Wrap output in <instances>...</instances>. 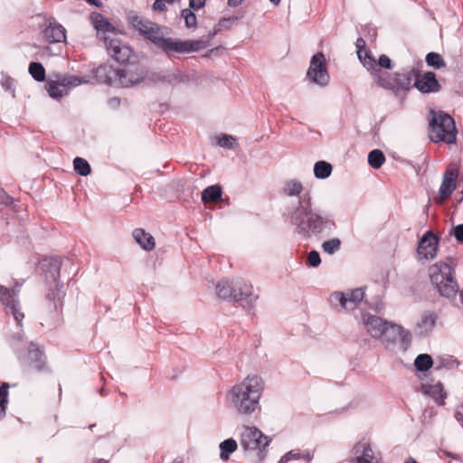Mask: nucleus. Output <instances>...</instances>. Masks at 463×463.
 Wrapping results in <instances>:
<instances>
[{
  "mask_svg": "<svg viewBox=\"0 0 463 463\" xmlns=\"http://www.w3.org/2000/svg\"><path fill=\"white\" fill-rule=\"evenodd\" d=\"M282 193L287 197L296 198L287 207L286 214L299 236L304 239L318 237L335 226L331 215L313 210L311 192L304 187L301 181L287 180L283 184Z\"/></svg>",
  "mask_w": 463,
  "mask_h": 463,
  "instance_id": "obj_1",
  "label": "nucleus"
},
{
  "mask_svg": "<svg viewBox=\"0 0 463 463\" xmlns=\"http://www.w3.org/2000/svg\"><path fill=\"white\" fill-rule=\"evenodd\" d=\"M264 383L258 375H249L226 393L230 407L241 415H250L260 405Z\"/></svg>",
  "mask_w": 463,
  "mask_h": 463,
  "instance_id": "obj_2",
  "label": "nucleus"
},
{
  "mask_svg": "<svg viewBox=\"0 0 463 463\" xmlns=\"http://www.w3.org/2000/svg\"><path fill=\"white\" fill-rule=\"evenodd\" d=\"M129 23L140 35L168 55L173 38L165 37V27L138 15H130Z\"/></svg>",
  "mask_w": 463,
  "mask_h": 463,
  "instance_id": "obj_3",
  "label": "nucleus"
},
{
  "mask_svg": "<svg viewBox=\"0 0 463 463\" xmlns=\"http://www.w3.org/2000/svg\"><path fill=\"white\" fill-rule=\"evenodd\" d=\"M429 277L432 286L440 296L454 298L458 291V284L453 268L445 262H436L429 268Z\"/></svg>",
  "mask_w": 463,
  "mask_h": 463,
  "instance_id": "obj_4",
  "label": "nucleus"
},
{
  "mask_svg": "<svg viewBox=\"0 0 463 463\" xmlns=\"http://www.w3.org/2000/svg\"><path fill=\"white\" fill-rule=\"evenodd\" d=\"M430 137L433 142H445L454 144L456 142L457 129L454 119L441 111L433 112L430 123Z\"/></svg>",
  "mask_w": 463,
  "mask_h": 463,
  "instance_id": "obj_5",
  "label": "nucleus"
},
{
  "mask_svg": "<svg viewBox=\"0 0 463 463\" xmlns=\"http://www.w3.org/2000/svg\"><path fill=\"white\" fill-rule=\"evenodd\" d=\"M415 78V69H404L392 75L382 74L377 76L376 83L378 86L392 90H409Z\"/></svg>",
  "mask_w": 463,
  "mask_h": 463,
  "instance_id": "obj_6",
  "label": "nucleus"
},
{
  "mask_svg": "<svg viewBox=\"0 0 463 463\" xmlns=\"http://www.w3.org/2000/svg\"><path fill=\"white\" fill-rule=\"evenodd\" d=\"M307 78L320 87H326L329 83V74L326 68L324 53L317 52L311 58L309 68L307 71Z\"/></svg>",
  "mask_w": 463,
  "mask_h": 463,
  "instance_id": "obj_7",
  "label": "nucleus"
},
{
  "mask_svg": "<svg viewBox=\"0 0 463 463\" xmlns=\"http://www.w3.org/2000/svg\"><path fill=\"white\" fill-rule=\"evenodd\" d=\"M364 298V288H356L347 292H334L330 296V300L332 303H339L344 310L353 311L361 306Z\"/></svg>",
  "mask_w": 463,
  "mask_h": 463,
  "instance_id": "obj_8",
  "label": "nucleus"
},
{
  "mask_svg": "<svg viewBox=\"0 0 463 463\" xmlns=\"http://www.w3.org/2000/svg\"><path fill=\"white\" fill-rule=\"evenodd\" d=\"M270 439L256 427H245L241 434L240 444L244 450L264 449Z\"/></svg>",
  "mask_w": 463,
  "mask_h": 463,
  "instance_id": "obj_9",
  "label": "nucleus"
},
{
  "mask_svg": "<svg viewBox=\"0 0 463 463\" xmlns=\"http://www.w3.org/2000/svg\"><path fill=\"white\" fill-rule=\"evenodd\" d=\"M361 323L365 331L374 338L386 341L387 334L393 323L387 322L383 318L371 314H363Z\"/></svg>",
  "mask_w": 463,
  "mask_h": 463,
  "instance_id": "obj_10",
  "label": "nucleus"
},
{
  "mask_svg": "<svg viewBox=\"0 0 463 463\" xmlns=\"http://www.w3.org/2000/svg\"><path fill=\"white\" fill-rule=\"evenodd\" d=\"M18 291V288L9 289L0 285V302L5 307L6 312L13 315L17 325L21 326L24 315L21 312Z\"/></svg>",
  "mask_w": 463,
  "mask_h": 463,
  "instance_id": "obj_11",
  "label": "nucleus"
},
{
  "mask_svg": "<svg viewBox=\"0 0 463 463\" xmlns=\"http://www.w3.org/2000/svg\"><path fill=\"white\" fill-rule=\"evenodd\" d=\"M353 454L350 463H383L381 453L365 441L357 442L353 448Z\"/></svg>",
  "mask_w": 463,
  "mask_h": 463,
  "instance_id": "obj_12",
  "label": "nucleus"
},
{
  "mask_svg": "<svg viewBox=\"0 0 463 463\" xmlns=\"http://www.w3.org/2000/svg\"><path fill=\"white\" fill-rule=\"evenodd\" d=\"M109 54L117 61L124 63L128 61L132 50L127 44L123 43L118 38H110L109 35L103 36Z\"/></svg>",
  "mask_w": 463,
  "mask_h": 463,
  "instance_id": "obj_13",
  "label": "nucleus"
},
{
  "mask_svg": "<svg viewBox=\"0 0 463 463\" xmlns=\"http://www.w3.org/2000/svg\"><path fill=\"white\" fill-rule=\"evenodd\" d=\"M413 82V86L421 93L438 92L440 89V85L436 79V75L432 71H426L420 74L415 70V78Z\"/></svg>",
  "mask_w": 463,
  "mask_h": 463,
  "instance_id": "obj_14",
  "label": "nucleus"
},
{
  "mask_svg": "<svg viewBox=\"0 0 463 463\" xmlns=\"http://www.w3.org/2000/svg\"><path fill=\"white\" fill-rule=\"evenodd\" d=\"M117 73V85L123 88H129L137 85L140 83L145 77L144 72L137 67H135V69L131 67L118 69Z\"/></svg>",
  "mask_w": 463,
  "mask_h": 463,
  "instance_id": "obj_15",
  "label": "nucleus"
},
{
  "mask_svg": "<svg viewBox=\"0 0 463 463\" xmlns=\"http://www.w3.org/2000/svg\"><path fill=\"white\" fill-rule=\"evenodd\" d=\"M438 239L432 232H427L418 244V254L420 260H432L437 255Z\"/></svg>",
  "mask_w": 463,
  "mask_h": 463,
  "instance_id": "obj_16",
  "label": "nucleus"
},
{
  "mask_svg": "<svg viewBox=\"0 0 463 463\" xmlns=\"http://www.w3.org/2000/svg\"><path fill=\"white\" fill-rule=\"evenodd\" d=\"M458 169L450 165L443 175V180L439 187V195L442 199L449 197L457 187V179Z\"/></svg>",
  "mask_w": 463,
  "mask_h": 463,
  "instance_id": "obj_17",
  "label": "nucleus"
},
{
  "mask_svg": "<svg viewBox=\"0 0 463 463\" xmlns=\"http://www.w3.org/2000/svg\"><path fill=\"white\" fill-rule=\"evenodd\" d=\"M205 47L206 43L201 40L182 41L173 38L168 56L174 55L175 53H189L192 52H197Z\"/></svg>",
  "mask_w": 463,
  "mask_h": 463,
  "instance_id": "obj_18",
  "label": "nucleus"
},
{
  "mask_svg": "<svg viewBox=\"0 0 463 463\" xmlns=\"http://www.w3.org/2000/svg\"><path fill=\"white\" fill-rule=\"evenodd\" d=\"M25 363L29 368L38 372L47 368L43 352L33 343H31L28 347Z\"/></svg>",
  "mask_w": 463,
  "mask_h": 463,
  "instance_id": "obj_19",
  "label": "nucleus"
},
{
  "mask_svg": "<svg viewBox=\"0 0 463 463\" xmlns=\"http://www.w3.org/2000/svg\"><path fill=\"white\" fill-rule=\"evenodd\" d=\"M386 334L387 338L385 342L390 343L398 341L402 350L406 351L409 348L411 341V335L409 331L405 330L401 326L393 324Z\"/></svg>",
  "mask_w": 463,
  "mask_h": 463,
  "instance_id": "obj_20",
  "label": "nucleus"
},
{
  "mask_svg": "<svg viewBox=\"0 0 463 463\" xmlns=\"http://www.w3.org/2000/svg\"><path fill=\"white\" fill-rule=\"evenodd\" d=\"M43 33L44 39L51 43H61L66 40L65 28L55 21L50 22Z\"/></svg>",
  "mask_w": 463,
  "mask_h": 463,
  "instance_id": "obj_21",
  "label": "nucleus"
},
{
  "mask_svg": "<svg viewBox=\"0 0 463 463\" xmlns=\"http://www.w3.org/2000/svg\"><path fill=\"white\" fill-rule=\"evenodd\" d=\"M234 288H235V300H249V302H253L258 298V296L253 295V288L252 285L243 279H238L234 280Z\"/></svg>",
  "mask_w": 463,
  "mask_h": 463,
  "instance_id": "obj_22",
  "label": "nucleus"
},
{
  "mask_svg": "<svg viewBox=\"0 0 463 463\" xmlns=\"http://www.w3.org/2000/svg\"><path fill=\"white\" fill-rule=\"evenodd\" d=\"M116 69L109 65H101L95 71V76L99 82L109 85H117L118 73Z\"/></svg>",
  "mask_w": 463,
  "mask_h": 463,
  "instance_id": "obj_23",
  "label": "nucleus"
},
{
  "mask_svg": "<svg viewBox=\"0 0 463 463\" xmlns=\"http://www.w3.org/2000/svg\"><path fill=\"white\" fill-rule=\"evenodd\" d=\"M436 315L433 312H424L417 323V329L419 334L427 335L431 332L436 325Z\"/></svg>",
  "mask_w": 463,
  "mask_h": 463,
  "instance_id": "obj_24",
  "label": "nucleus"
},
{
  "mask_svg": "<svg viewBox=\"0 0 463 463\" xmlns=\"http://www.w3.org/2000/svg\"><path fill=\"white\" fill-rule=\"evenodd\" d=\"M135 241L146 250H152L155 248V239L143 229H135L133 232Z\"/></svg>",
  "mask_w": 463,
  "mask_h": 463,
  "instance_id": "obj_25",
  "label": "nucleus"
},
{
  "mask_svg": "<svg viewBox=\"0 0 463 463\" xmlns=\"http://www.w3.org/2000/svg\"><path fill=\"white\" fill-rule=\"evenodd\" d=\"M216 293L222 299L235 300L234 281L231 283L226 279L220 280L216 285Z\"/></svg>",
  "mask_w": 463,
  "mask_h": 463,
  "instance_id": "obj_26",
  "label": "nucleus"
},
{
  "mask_svg": "<svg viewBox=\"0 0 463 463\" xmlns=\"http://www.w3.org/2000/svg\"><path fill=\"white\" fill-rule=\"evenodd\" d=\"M57 82L65 87H77L80 84H85L90 82L89 77H79L73 75H59L57 76Z\"/></svg>",
  "mask_w": 463,
  "mask_h": 463,
  "instance_id": "obj_27",
  "label": "nucleus"
},
{
  "mask_svg": "<svg viewBox=\"0 0 463 463\" xmlns=\"http://www.w3.org/2000/svg\"><path fill=\"white\" fill-rule=\"evenodd\" d=\"M222 187L218 184L206 187L202 194V201L203 203H215L222 196Z\"/></svg>",
  "mask_w": 463,
  "mask_h": 463,
  "instance_id": "obj_28",
  "label": "nucleus"
},
{
  "mask_svg": "<svg viewBox=\"0 0 463 463\" xmlns=\"http://www.w3.org/2000/svg\"><path fill=\"white\" fill-rule=\"evenodd\" d=\"M238 444L233 439H227L220 443L219 449L221 450L220 458L222 461H227L230 458V455L236 451Z\"/></svg>",
  "mask_w": 463,
  "mask_h": 463,
  "instance_id": "obj_29",
  "label": "nucleus"
},
{
  "mask_svg": "<svg viewBox=\"0 0 463 463\" xmlns=\"http://www.w3.org/2000/svg\"><path fill=\"white\" fill-rule=\"evenodd\" d=\"M93 24L98 33H108L113 32V26L100 14H93L91 16Z\"/></svg>",
  "mask_w": 463,
  "mask_h": 463,
  "instance_id": "obj_30",
  "label": "nucleus"
},
{
  "mask_svg": "<svg viewBox=\"0 0 463 463\" xmlns=\"http://www.w3.org/2000/svg\"><path fill=\"white\" fill-rule=\"evenodd\" d=\"M357 54L359 57V60L363 63V65L368 70L372 71V72L377 77L380 75L378 73L377 69V61L371 55V53H368L366 51H364V56L362 55L361 51H357Z\"/></svg>",
  "mask_w": 463,
  "mask_h": 463,
  "instance_id": "obj_31",
  "label": "nucleus"
},
{
  "mask_svg": "<svg viewBox=\"0 0 463 463\" xmlns=\"http://www.w3.org/2000/svg\"><path fill=\"white\" fill-rule=\"evenodd\" d=\"M331 173L332 165L326 161H318L314 165V175L318 179L327 178Z\"/></svg>",
  "mask_w": 463,
  "mask_h": 463,
  "instance_id": "obj_32",
  "label": "nucleus"
},
{
  "mask_svg": "<svg viewBox=\"0 0 463 463\" xmlns=\"http://www.w3.org/2000/svg\"><path fill=\"white\" fill-rule=\"evenodd\" d=\"M426 393L430 395L439 404H444L446 393L440 383L430 385L426 389Z\"/></svg>",
  "mask_w": 463,
  "mask_h": 463,
  "instance_id": "obj_33",
  "label": "nucleus"
},
{
  "mask_svg": "<svg viewBox=\"0 0 463 463\" xmlns=\"http://www.w3.org/2000/svg\"><path fill=\"white\" fill-rule=\"evenodd\" d=\"M385 161V156L379 149L372 150L368 155V164L374 169L380 168Z\"/></svg>",
  "mask_w": 463,
  "mask_h": 463,
  "instance_id": "obj_34",
  "label": "nucleus"
},
{
  "mask_svg": "<svg viewBox=\"0 0 463 463\" xmlns=\"http://www.w3.org/2000/svg\"><path fill=\"white\" fill-rule=\"evenodd\" d=\"M432 364V358L430 354H419L414 361L415 367L420 372L429 370Z\"/></svg>",
  "mask_w": 463,
  "mask_h": 463,
  "instance_id": "obj_35",
  "label": "nucleus"
},
{
  "mask_svg": "<svg viewBox=\"0 0 463 463\" xmlns=\"http://www.w3.org/2000/svg\"><path fill=\"white\" fill-rule=\"evenodd\" d=\"M8 389L9 384L7 383H3L2 385H0V419L4 418L6 412L9 394Z\"/></svg>",
  "mask_w": 463,
  "mask_h": 463,
  "instance_id": "obj_36",
  "label": "nucleus"
},
{
  "mask_svg": "<svg viewBox=\"0 0 463 463\" xmlns=\"http://www.w3.org/2000/svg\"><path fill=\"white\" fill-rule=\"evenodd\" d=\"M73 166L74 170L82 176H87L91 172V168L88 161L81 157L74 158Z\"/></svg>",
  "mask_w": 463,
  "mask_h": 463,
  "instance_id": "obj_37",
  "label": "nucleus"
},
{
  "mask_svg": "<svg viewBox=\"0 0 463 463\" xmlns=\"http://www.w3.org/2000/svg\"><path fill=\"white\" fill-rule=\"evenodd\" d=\"M29 72L37 81H43L45 79V69L40 62H31L29 65Z\"/></svg>",
  "mask_w": 463,
  "mask_h": 463,
  "instance_id": "obj_38",
  "label": "nucleus"
},
{
  "mask_svg": "<svg viewBox=\"0 0 463 463\" xmlns=\"http://www.w3.org/2000/svg\"><path fill=\"white\" fill-rule=\"evenodd\" d=\"M426 62L430 67L434 69H441L446 67V62L440 54L437 52H429L426 55Z\"/></svg>",
  "mask_w": 463,
  "mask_h": 463,
  "instance_id": "obj_39",
  "label": "nucleus"
},
{
  "mask_svg": "<svg viewBox=\"0 0 463 463\" xmlns=\"http://www.w3.org/2000/svg\"><path fill=\"white\" fill-rule=\"evenodd\" d=\"M341 247V241L337 238H334L328 241H326L322 243V249L325 252L329 255H332L339 250Z\"/></svg>",
  "mask_w": 463,
  "mask_h": 463,
  "instance_id": "obj_40",
  "label": "nucleus"
},
{
  "mask_svg": "<svg viewBox=\"0 0 463 463\" xmlns=\"http://www.w3.org/2000/svg\"><path fill=\"white\" fill-rule=\"evenodd\" d=\"M182 17L184 19L185 26L187 28H195L197 25V18L194 13L189 9L185 8L182 11Z\"/></svg>",
  "mask_w": 463,
  "mask_h": 463,
  "instance_id": "obj_41",
  "label": "nucleus"
},
{
  "mask_svg": "<svg viewBox=\"0 0 463 463\" xmlns=\"http://www.w3.org/2000/svg\"><path fill=\"white\" fill-rule=\"evenodd\" d=\"M216 140L217 144L222 147L229 149L234 148L235 138L231 135L222 134L216 137Z\"/></svg>",
  "mask_w": 463,
  "mask_h": 463,
  "instance_id": "obj_42",
  "label": "nucleus"
},
{
  "mask_svg": "<svg viewBox=\"0 0 463 463\" xmlns=\"http://www.w3.org/2000/svg\"><path fill=\"white\" fill-rule=\"evenodd\" d=\"M57 81L56 83H49L47 87V91L50 97L53 99H60L63 96V90Z\"/></svg>",
  "mask_w": 463,
  "mask_h": 463,
  "instance_id": "obj_43",
  "label": "nucleus"
},
{
  "mask_svg": "<svg viewBox=\"0 0 463 463\" xmlns=\"http://www.w3.org/2000/svg\"><path fill=\"white\" fill-rule=\"evenodd\" d=\"M14 79L10 76H3V78L1 79V86L2 88L5 90V91H9V92H12L14 93Z\"/></svg>",
  "mask_w": 463,
  "mask_h": 463,
  "instance_id": "obj_44",
  "label": "nucleus"
},
{
  "mask_svg": "<svg viewBox=\"0 0 463 463\" xmlns=\"http://www.w3.org/2000/svg\"><path fill=\"white\" fill-rule=\"evenodd\" d=\"M321 262L320 255L317 251L312 250L307 256V264L310 267H317Z\"/></svg>",
  "mask_w": 463,
  "mask_h": 463,
  "instance_id": "obj_45",
  "label": "nucleus"
},
{
  "mask_svg": "<svg viewBox=\"0 0 463 463\" xmlns=\"http://www.w3.org/2000/svg\"><path fill=\"white\" fill-rule=\"evenodd\" d=\"M163 80L170 83L180 82L183 80V75L178 71H175L165 75Z\"/></svg>",
  "mask_w": 463,
  "mask_h": 463,
  "instance_id": "obj_46",
  "label": "nucleus"
},
{
  "mask_svg": "<svg viewBox=\"0 0 463 463\" xmlns=\"http://www.w3.org/2000/svg\"><path fill=\"white\" fill-rule=\"evenodd\" d=\"M378 66L381 68L391 70L392 68V62L387 55L382 54L377 61V67Z\"/></svg>",
  "mask_w": 463,
  "mask_h": 463,
  "instance_id": "obj_47",
  "label": "nucleus"
},
{
  "mask_svg": "<svg viewBox=\"0 0 463 463\" xmlns=\"http://www.w3.org/2000/svg\"><path fill=\"white\" fill-rule=\"evenodd\" d=\"M453 234L458 241L463 242V224H458L454 227Z\"/></svg>",
  "mask_w": 463,
  "mask_h": 463,
  "instance_id": "obj_48",
  "label": "nucleus"
},
{
  "mask_svg": "<svg viewBox=\"0 0 463 463\" xmlns=\"http://www.w3.org/2000/svg\"><path fill=\"white\" fill-rule=\"evenodd\" d=\"M298 458V454L291 450L281 457L279 463H287L291 459Z\"/></svg>",
  "mask_w": 463,
  "mask_h": 463,
  "instance_id": "obj_49",
  "label": "nucleus"
},
{
  "mask_svg": "<svg viewBox=\"0 0 463 463\" xmlns=\"http://www.w3.org/2000/svg\"><path fill=\"white\" fill-rule=\"evenodd\" d=\"M237 20V17H229V18H222L219 21V24H218V26H219V29L218 30H221L222 28H226L228 29L229 28V24L232 23V22H235Z\"/></svg>",
  "mask_w": 463,
  "mask_h": 463,
  "instance_id": "obj_50",
  "label": "nucleus"
},
{
  "mask_svg": "<svg viewBox=\"0 0 463 463\" xmlns=\"http://www.w3.org/2000/svg\"><path fill=\"white\" fill-rule=\"evenodd\" d=\"M47 298H48L49 299H51V298H53L52 306H53V308H54L55 310H57V309H58V307L61 306V298H60V297H56V295H55L53 292H52V294H50V293H49V294L47 295Z\"/></svg>",
  "mask_w": 463,
  "mask_h": 463,
  "instance_id": "obj_51",
  "label": "nucleus"
},
{
  "mask_svg": "<svg viewBox=\"0 0 463 463\" xmlns=\"http://www.w3.org/2000/svg\"><path fill=\"white\" fill-rule=\"evenodd\" d=\"M204 0H201L198 3L195 0H189V6L193 9L198 10L204 6Z\"/></svg>",
  "mask_w": 463,
  "mask_h": 463,
  "instance_id": "obj_52",
  "label": "nucleus"
},
{
  "mask_svg": "<svg viewBox=\"0 0 463 463\" xmlns=\"http://www.w3.org/2000/svg\"><path fill=\"white\" fill-rule=\"evenodd\" d=\"M165 7V0H156L153 5V8L156 11H164Z\"/></svg>",
  "mask_w": 463,
  "mask_h": 463,
  "instance_id": "obj_53",
  "label": "nucleus"
},
{
  "mask_svg": "<svg viewBox=\"0 0 463 463\" xmlns=\"http://www.w3.org/2000/svg\"><path fill=\"white\" fill-rule=\"evenodd\" d=\"M355 45H356L357 51H361L363 52V49L365 46V42L363 38H358Z\"/></svg>",
  "mask_w": 463,
  "mask_h": 463,
  "instance_id": "obj_54",
  "label": "nucleus"
},
{
  "mask_svg": "<svg viewBox=\"0 0 463 463\" xmlns=\"http://www.w3.org/2000/svg\"><path fill=\"white\" fill-rule=\"evenodd\" d=\"M244 0H228V5L231 7L239 6Z\"/></svg>",
  "mask_w": 463,
  "mask_h": 463,
  "instance_id": "obj_55",
  "label": "nucleus"
},
{
  "mask_svg": "<svg viewBox=\"0 0 463 463\" xmlns=\"http://www.w3.org/2000/svg\"><path fill=\"white\" fill-rule=\"evenodd\" d=\"M60 52H61L60 48L57 50V52H52L51 48H50L49 46H47V47H45V48L43 49V52H44V53H48V54H51V53H52V54H58Z\"/></svg>",
  "mask_w": 463,
  "mask_h": 463,
  "instance_id": "obj_56",
  "label": "nucleus"
},
{
  "mask_svg": "<svg viewBox=\"0 0 463 463\" xmlns=\"http://www.w3.org/2000/svg\"><path fill=\"white\" fill-rule=\"evenodd\" d=\"M446 455L449 458H452L454 459H460V457L457 454H453L451 452H446Z\"/></svg>",
  "mask_w": 463,
  "mask_h": 463,
  "instance_id": "obj_57",
  "label": "nucleus"
},
{
  "mask_svg": "<svg viewBox=\"0 0 463 463\" xmlns=\"http://www.w3.org/2000/svg\"><path fill=\"white\" fill-rule=\"evenodd\" d=\"M52 265L56 268V269H59L60 262L58 260H53ZM57 273H59L58 270H56Z\"/></svg>",
  "mask_w": 463,
  "mask_h": 463,
  "instance_id": "obj_58",
  "label": "nucleus"
},
{
  "mask_svg": "<svg viewBox=\"0 0 463 463\" xmlns=\"http://www.w3.org/2000/svg\"><path fill=\"white\" fill-rule=\"evenodd\" d=\"M404 463H417L413 458H409Z\"/></svg>",
  "mask_w": 463,
  "mask_h": 463,
  "instance_id": "obj_59",
  "label": "nucleus"
},
{
  "mask_svg": "<svg viewBox=\"0 0 463 463\" xmlns=\"http://www.w3.org/2000/svg\"><path fill=\"white\" fill-rule=\"evenodd\" d=\"M172 463H184L182 458H175Z\"/></svg>",
  "mask_w": 463,
  "mask_h": 463,
  "instance_id": "obj_60",
  "label": "nucleus"
},
{
  "mask_svg": "<svg viewBox=\"0 0 463 463\" xmlns=\"http://www.w3.org/2000/svg\"><path fill=\"white\" fill-rule=\"evenodd\" d=\"M273 5H278L281 0H269Z\"/></svg>",
  "mask_w": 463,
  "mask_h": 463,
  "instance_id": "obj_61",
  "label": "nucleus"
},
{
  "mask_svg": "<svg viewBox=\"0 0 463 463\" xmlns=\"http://www.w3.org/2000/svg\"><path fill=\"white\" fill-rule=\"evenodd\" d=\"M90 4H92V5H98V4L96 3V0H87Z\"/></svg>",
  "mask_w": 463,
  "mask_h": 463,
  "instance_id": "obj_62",
  "label": "nucleus"
},
{
  "mask_svg": "<svg viewBox=\"0 0 463 463\" xmlns=\"http://www.w3.org/2000/svg\"><path fill=\"white\" fill-rule=\"evenodd\" d=\"M169 3H174L175 0H166Z\"/></svg>",
  "mask_w": 463,
  "mask_h": 463,
  "instance_id": "obj_63",
  "label": "nucleus"
},
{
  "mask_svg": "<svg viewBox=\"0 0 463 463\" xmlns=\"http://www.w3.org/2000/svg\"><path fill=\"white\" fill-rule=\"evenodd\" d=\"M461 298H462V302H463V293H461Z\"/></svg>",
  "mask_w": 463,
  "mask_h": 463,
  "instance_id": "obj_64",
  "label": "nucleus"
}]
</instances>
